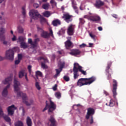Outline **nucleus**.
<instances>
[{
	"label": "nucleus",
	"instance_id": "nucleus-1",
	"mask_svg": "<svg viewBox=\"0 0 126 126\" xmlns=\"http://www.w3.org/2000/svg\"><path fill=\"white\" fill-rule=\"evenodd\" d=\"M20 83L17 80V78H14V90L15 92H17V97H22L23 102L27 106H30L33 104V100H30V102H28V97H27V95L26 94H24L21 92H19L20 90Z\"/></svg>",
	"mask_w": 126,
	"mask_h": 126
},
{
	"label": "nucleus",
	"instance_id": "nucleus-2",
	"mask_svg": "<svg viewBox=\"0 0 126 126\" xmlns=\"http://www.w3.org/2000/svg\"><path fill=\"white\" fill-rule=\"evenodd\" d=\"M95 80H96V77H92L89 78H81L78 80L77 85L79 87H81L84 85H90Z\"/></svg>",
	"mask_w": 126,
	"mask_h": 126
},
{
	"label": "nucleus",
	"instance_id": "nucleus-3",
	"mask_svg": "<svg viewBox=\"0 0 126 126\" xmlns=\"http://www.w3.org/2000/svg\"><path fill=\"white\" fill-rule=\"evenodd\" d=\"M73 71L74 72V79H77L79 76L78 74V71H80L84 75H86V71L83 70V67L79 65V64L78 63H74V67L73 69Z\"/></svg>",
	"mask_w": 126,
	"mask_h": 126
},
{
	"label": "nucleus",
	"instance_id": "nucleus-4",
	"mask_svg": "<svg viewBox=\"0 0 126 126\" xmlns=\"http://www.w3.org/2000/svg\"><path fill=\"white\" fill-rule=\"evenodd\" d=\"M29 15L30 16H31L32 18V19L34 20L38 19L39 17H40V22L42 24H43V23L47 22V20H46V19L41 16V15L39 14V12H38V11L37 10L33 9L31 10L29 12Z\"/></svg>",
	"mask_w": 126,
	"mask_h": 126
},
{
	"label": "nucleus",
	"instance_id": "nucleus-5",
	"mask_svg": "<svg viewBox=\"0 0 126 126\" xmlns=\"http://www.w3.org/2000/svg\"><path fill=\"white\" fill-rule=\"evenodd\" d=\"M12 80V78H11V77H9L2 81V83L3 84H8L7 86L3 90L2 95L3 97H6V96H7V94H8L7 89H8V88H9L10 87V84L9 82H10Z\"/></svg>",
	"mask_w": 126,
	"mask_h": 126
},
{
	"label": "nucleus",
	"instance_id": "nucleus-6",
	"mask_svg": "<svg viewBox=\"0 0 126 126\" xmlns=\"http://www.w3.org/2000/svg\"><path fill=\"white\" fill-rule=\"evenodd\" d=\"M37 31L38 32H41V35L42 37H43V38H49V36H51L52 37H54V34H53V31L52 29H50V33H48L47 32H44L43 30V29L39 28V27H37Z\"/></svg>",
	"mask_w": 126,
	"mask_h": 126
},
{
	"label": "nucleus",
	"instance_id": "nucleus-7",
	"mask_svg": "<svg viewBox=\"0 0 126 126\" xmlns=\"http://www.w3.org/2000/svg\"><path fill=\"white\" fill-rule=\"evenodd\" d=\"M50 105H48V103H47V101H46V107L42 110V112H45L46 110H47L48 108H49V110H48L49 113L55 111V110H56V108L57 107V106H56V104L54 103V102L52 101V100H50Z\"/></svg>",
	"mask_w": 126,
	"mask_h": 126
},
{
	"label": "nucleus",
	"instance_id": "nucleus-8",
	"mask_svg": "<svg viewBox=\"0 0 126 126\" xmlns=\"http://www.w3.org/2000/svg\"><path fill=\"white\" fill-rule=\"evenodd\" d=\"M94 113L95 111H94V109L93 108H89L88 109V112L87 113V115H86V119H87V120H88L91 117V125H92V124H93V115H94Z\"/></svg>",
	"mask_w": 126,
	"mask_h": 126
},
{
	"label": "nucleus",
	"instance_id": "nucleus-9",
	"mask_svg": "<svg viewBox=\"0 0 126 126\" xmlns=\"http://www.w3.org/2000/svg\"><path fill=\"white\" fill-rule=\"evenodd\" d=\"M63 66H64V62L60 61L58 63V67H59V69H56V74L54 75L55 78H57L59 76V75L61 73V71L63 70Z\"/></svg>",
	"mask_w": 126,
	"mask_h": 126
},
{
	"label": "nucleus",
	"instance_id": "nucleus-10",
	"mask_svg": "<svg viewBox=\"0 0 126 126\" xmlns=\"http://www.w3.org/2000/svg\"><path fill=\"white\" fill-rule=\"evenodd\" d=\"M84 18H87L88 19H89V20L94 22L100 21V17H99L98 15L94 14L93 15L92 14H91V15L90 16H84Z\"/></svg>",
	"mask_w": 126,
	"mask_h": 126
},
{
	"label": "nucleus",
	"instance_id": "nucleus-11",
	"mask_svg": "<svg viewBox=\"0 0 126 126\" xmlns=\"http://www.w3.org/2000/svg\"><path fill=\"white\" fill-rule=\"evenodd\" d=\"M5 57L8 60L13 61V59H14V52H13V50L9 49L7 50L5 53Z\"/></svg>",
	"mask_w": 126,
	"mask_h": 126
},
{
	"label": "nucleus",
	"instance_id": "nucleus-12",
	"mask_svg": "<svg viewBox=\"0 0 126 126\" xmlns=\"http://www.w3.org/2000/svg\"><path fill=\"white\" fill-rule=\"evenodd\" d=\"M40 41L39 38H35L34 40V41H32V39L29 38L28 39V43L30 44L31 48L32 49H34V48H36L37 47V43Z\"/></svg>",
	"mask_w": 126,
	"mask_h": 126
},
{
	"label": "nucleus",
	"instance_id": "nucleus-13",
	"mask_svg": "<svg viewBox=\"0 0 126 126\" xmlns=\"http://www.w3.org/2000/svg\"><path fill=\"white\" fill-rule=\"evenodd\" d=\"M17 109V107H15L14 105H12L7 108V112L8 116H13L14 114V111Z\"/></svg>",
	"mask_w": 126,
	"mask_h": 126
},
{
	"label": "nucleus",
	"instance_id": "nucleus-14",
	"mask_svg": "<svg viewBox=\"0 0 126 126\" xmlns=\"http://www.w3.org/2000/svg\"><path fill=\"white\" fill-rule=\"evenodd\" d=\"M113 88L112 90L113 94V97L116 99V96L117 95V86H118V83L117 82V80H113Z\"/></svg>",
	"mask_w": 126,
	"mask_h": 126
},
{
	"label": "nucleus",
	"instance_id": "nucleus-15",
	"mask_svg": "<svg viewBox=\"0 0 126 126\" xmlns=\"http://www.w3.org/2000/svg\"><path fill=\"white\" fill-rule=\"evenodd\" d=\"M71 15H70L68 13L64 14L63 18L67 22V23H69V22L72 21V18Z\"/></svg>",
	"mask_w": 126,
	"mask_h": 126
},
{
	"label": "nucleus",
	"instance_id": "nucleus-16",
	"mask_svg": "<svg viewBox=\"0 0 126 126\" xmlns=\"http://www.w3.org/2000/svg\"><path fill=\"white\" fill-rule=\"evenodd\" d=\"M75 26L73 25H70L68 27L67 33L68 35H73L74 33Z\"/></svg>",
	"mask_w": 126,
	"mask_h": 126
},
{
	"label": "nucleus",
	"instance_id": "nucleus-17",
	"mask_svg": "<svg viewBox=\"0 0 126 126\" xmlns=\"http://www.w3.org/2000/svg\"><path fill=\"white\" fill-rule=\"evenodd\" d=\"M80 51L78 49H73L71 50L70 52H69V55L71 56H74L76 57V56H78V55L80 54Z\"/></svg>",
	"mask_w": 126,
	"mask_h": 126
},
{
	"label": "nucleus",
	"instance_id": "nucleus-18",
	"mask_svg": "<svg viewBox=\"0 0 126 126\" xmlns=\"http://www.w3.org/2000/svg\"><path fill=\"white\" fill-rule=\"evenodd\" d=\"M94 5L96 8H100L101 6L104 5V2L101 1V0H96L95 3L94 4Z\"/></svg>",
	"mask_w": 126,
	"mask_h": 126
},
{
	"label": "nucleus",
	"instance_id": "nucleus-19",
	"mask_svg": "<svg viewBox=\"0 0 126 126\" xmlns=\"http://www.w3.org/2000/svg\"><path fill=\"white\" fill-rule=\"evenodd\" d=\"M26 7L25 6H23L22 7V13L24 17V19L22 21H20L21 23H23L25 21L24 18L26 17Z\"/></svg>",
	"mask_w": 126,
	"mask_h": 126
},
{
	"label": "nucleus",
	"instance_id": "nucleus-20",
	"mask_svg": "<svg viewBox=\"0 0 126 126\" xmlns=\"http://www.w3.org/2000/svg\"><path fill=\"white\" fill-rule=\"evenodd\" d=\"M71 45H72V43H71V42L69 40L65 42V46L66 49L70 48V47H71Z\"/></svg>",
	"mask_w": 126,
	"mask_h": 126
},
{
	"label": "nucleus",
	"instance_id": "nucleus-21",
	"mask_svg": "<svg viewBox=\"0 0 126 126\" xmlns=\"http://www.w3.org/2000/svg\"><path fill=\"white\" fill-rule=\"evenodd\" d=\"M53 25L54 26H58V25H61V21L59 19L55 20L52 22Z\"/></svg>",
	"mask_w": 126,
	"mask_h": 126
},
{
	"label": "nucleus",
	"instance_id": "nucleus-22",
	"mask_svg": "<svg viewBox=\"0 0 126 126\" xmlns=\"http://www.w3.org/2000/svg\"><path fill=\"white\" fill-rule=\"evenodd\" d=\"M26 72L24 70H21L19 72V78H22L24 75H25Z\"/></svg>",
	"mask_w": 126,
	"mask_h": 126
},
{
	"label": "nucleus",
	"instance_id": "nucleus-23",
	"mask_svg": "<svg viewBox=\"0 0 126 126\" xmlns=\"http://www.w3.org/2000/svg\"><path fill=\"white\" fill-rule=\"evenodd\" d=\"M17 31H18V33H20V34H22L23 33V32L24 31V29L21 26H18L17 27Z\"/></svg>",
	"mask_w": 126,
	"mask_h": 126
},
{
	"label": "nucleus",
	"instance_id": "nucleus-24",
	"mask_svg": "<svg viewBox=\"0 0 126 126\" xmlns=\"http://www.w3.org/2000/svg\"><path fill=\"white\" fill-rule=\"evenodd\" d=\"M18 41H17V42H24V41H25V40H26V38L25 37V36H20L18 37Z\"/></svg>",
	"mask_w": 126,
	"mask_h": 126
},
{
	"label": "nucleus",
	"instance_id": "nucleus-25",
	"mask_svg": "<svg viewBox=\"0 0 126 126\" xmlns=\"http://www.w3.org/2000/svg\"><path fill=\"white\" fill-rule=\"evenodd\" d=\"M15 126H24V124L22 121H18L15 123Z\"/></svg>",
	"mask_w": 126,
	"mask_h": 126
},
{
	"label": "nucleus",
	"instance_id": "nucleus-26",
	"mask_svg": "<svg viewBox=\"0 0 126 126\" xmlns=\"http://www.w3.org/2000/svg\"><path fill=\"white\" fill-rule=\"evenodd\" d=\"M43 14L45 17H50V16H51V15H52V13L49 11H46L43 12Z\"/></svg>",
	"mask_w": 126,
	"mask_h": 126
},
{
	"label": "nucleus",
	"instance_id": "nucleus-27",
	"mask_svg": "<svg viewBox=\"0 0 126 126\" xmlns=\"http://www.w3.org/2000/svg\"><path fill=\"white\" fill-rule=\"evenodd\" d=\"M27 124L28 126H32V121H31V119H30V117H27Z\"/></svg>",
	"mask_w": 126,
	"mask_h": 126
},
{
	"label": "nucleus",
	"instance_id": "nucleus-28",
	"mask_svg": "<svg viewBox=\"0 0 126 126\" xmlns=\"http://www.w3.org/2000/svg\"><path fill=\"white\" fill-rule=\"evenodd\" d=\"M11 43V41L10 40H3V45H5V46H10Z\"/></svg>",
	"mask_w": 126,
	"mask_h": 126
},
{
	"label": "nucleus",
	"instance_id": "nucleus-29",
	"mask_svg": "<svg viewBox=\"0 0 126 126\" xmlns=\"http://www.w3.org/2000/svg\"><path fill=\"white\" fill-rule=\"evenodd\" d=\"M3 118L5 122H7V123H10L11 121V119H10V118H9L7 115L3 116Z\"/></svg>",
	"mask_w": 126,
	"mask_h": 126
},
{
	"label": "nucleus",
	"instance_id": "nucleus-30",
	"mask_svg": "<svg viewBox=\"0 0 126 126\" xmlns=\"http://www.w3.org/2000/svg\"><path fill=\"white\" fill-rule=\"evenodd\" d=\"M49 6L50 4L49 3H46L42 5V8H43V9L48 10L49 9Z\"/></svg>",
	"mask_w": 126,
	"mask_h": 126
},
{
	"label": "nucleus",
	"instance_id": "nucleus-31",
	"mask_svg": "<svg viewBox=\"0 0 126 126\" xmlns=\"http://www.w3.org/2000/svg\"><path fill=\"white\" fill-rule=\"evenodd\" d=\"M28 47V45L25 42H21V48H23V49H26Z\"/></svg>",
	"mask_w": 126,
	"mask_h": 126
},
{
	"label": "nucleus",
	"instance_id": "nucleus-32",
	"mask_svg": "<svg viewBox=\"0 0 126 126\" xmlns=\"http://www.w3.org/2000/svg\"><path fill=\"white\" fill-rule=\"evenodd\" d=\"M0 24L1 25H4L5 24V20L2 18L1 16H0Z\"/></svg>",
	"mask_w": 126,
	"mask_h": 126
},
{
	"label": "nucleus",
	"instance_id": "nucleus-33",
	"mask_svg": "<svg viewBox=\"0 0 126 126\" xmlns=\"http://www.w3.org/2000/svg\"><path fill=\"white\" fill-rule=\"evenodd\" d=\"M5 29L3 27L0 28V35H3L5 33Z\"/></svg>",
	"mask_w": 126,
	"mask_h": 126
},
{
	"label": "nucleus",
	"instance_id": "nucleus-34",
	"mask_svg": "<svg viewBox=\"0 0 126 126\" xmlns=\"http://www.w3.org/2000/svg\"><path fill=\"white\" fill-rule=\"evenodd\" d=\"M108 106H109V107H114V106H115V101H114V100L111 99L110 100Z\"/></svg>",
	"mask_w": 126,
	"mask_h": 126
},
{
	"label": "nucleus",
	"instance_id": "nucleus-35",
	"mask_svg": "<svg viewBox=\"0 0 126 126\" xmlns=\"http://www.w3.org/2000/svg\"><path fill=\"white\" fill-rule=\"evenodd\" d=\"M72 6L74 9H77V7L76 6V3L73 0H72Z\"/></svg>",
	"mask_w": 126,
	"mask_h": 126
},
{
	"label": "nucleus",
	"instance_id": "nucleus-36",
	"mask_svg": "<svg viewBox=\"0 0 126 126\" xmlns=\"http://www.w3.org/2000/svg\"><path fill=\"white\" fill-rule=\"evenodd\" d=\"M35 75L36 76H42L43 74L40 71H37L35 72Z\"/></svg>",
	"mask_w": 126,
	"mask_h": 126
},
{
	"label": "nucleus",
	"instance_id": "nucleus-37",
	"mask_svg": "<svg viewBox=\"0 0 126 126\" xmlns=\"http://www.w3.org/2000/svg\"><path fill=\"white\" fill-rule=\"evenodd\" d=\"M35 87L37 88V90H40V89H41V87H40V84L39 82H35Z\"/></svg>",
	"mask_w": 126,
	"mask_h": 126
},
{
	"label": "nucleus",
	"instance_id": "nucleus-38",
	"mask_svg": "<svg viewBox=\"0 0 126 126\" xmlns=\"http://www.w3.org/2000/svg\"><path fill=\"white\" fill-rule=\"evenodd\" d=\"M0 40L1 41H5V36L3 35V34H0Z\"/></svg>",
	"mask_w": 126,
	"mask_h": 126
},
{
	"label": "nucleus",
	"instance_id": "nucleus-39",
	"mask_svg": "<svg viewBox=\"0 0 126 126\" xmlns=\"http://www.w3.org/2000/svg\"><path fill=\"white\" fill-rule=\"evenodd\" d=\"M2 117H4L3 111H2L1 107H0V118H2Z\"/></svg>",
	"mask_w": 126,
	"mask_h": 126
},
{
	"label": "nucleus",
	"instance_id": "nucleus-40",
	"mask_svg": "<svg viewBox=\"0 0 126 126\" xmlns=\"http://www.w3.org/2000/svg\"><path fill=\"white\" fill-rule=\"evenodd\" d=\"M111 64H112V63H108V66L106 69V72H107V73H109V71H108V70H109V69H110V66H111Z\"/></svg>",
	"mask_w": 126,
	"mask_h": 126
},
{
	"label": "nucleus",
	"instance_id": "nucleus-41",
	"mask_svg": "<svg viewBox=\"0 0 126 126\" xmlns=\"http://www.w3.org/2000/svg\"><path fill=\"white\" fill-rule=\"evenodd\" d=\"M55 96L56 98H58V99H60L61 98V93L59 92L55 93Z\"/></svg>",
	"mask_w": 126,
	"mask_h": 126
},
{
	"label": "nucleus",
	"instance_id": "nucleus-42",
	"mask_svg": "<svg viewBox=\"0 0 126 126\" xmlns=\"http://www.w3.org/2000/svg\"><path fill=\"white\" fill-rule=\"evenodd\" d=\"M63 79L64 80H65V81H69L70 79H69V77L67 76H64L63 77Z\"/></svg>",
	"mask_w": 126,
	"mask_h": 126
},
{
	"label": "nucleus",
	"instance_id": "nucleus-43",
	"mask_svg": "<svg viewBox=\"0 0 126 126\" xmlns=\"http://www.w3.org/2000/svg\"><path fill=\"white\" fill-rule=\"evenodd\" d=\"M19 110H22L23 113V116H24V114L25 113V110H24V107L23 106H20Z\"/></svg>",
	"mask_w": 126,
	"mask_h": 126
},
{
	"label": "nucleus",
	"instance_id": "nucleus-44",
	"mask_svg": "<svg viewBox=\"0 0 126 126\" xmlns=\"http://www.w3.org/2000/svg\"><path fill=\"white\" fill-rule=\"evenodd\" d=\"M11 40L13 41V42H15V41L17 40V37L15 36V35H13V37L11 38Z\"/></svg>",
	"mask_w": 126,
	"mask_h": 126
},
{
	"label": "nucleus",
	"instance_id": "nucleus-45",
	"mask_svg": "<svg viewBox=\"0 0 126 126\" xmlns=\"http://www.w3.org/2000/svg\"><path fill=\"white\" fill-rule=\"evenodd\" d=\"M41 67L44 69L47 68L48 66H47V65H46V64L44 63H41Z\"/></svg>",
	"mask_w": 126,
	"mask_h": 126
},
{
	"label": "nucleus",
	"instance_id": "nucleus-46",
	"mask_svg": "<svg viewBox=\"0 0 126 126\" xmlns=\"http://www.w3.org/2000/svg\"><path fill=\"white\" fill-rule=\"evenodd\" d=\"M58 53L59 55H61L62 56H64V51L63 50H61L58 51Z\"/></svg>",
	"mask_w": 126,
	"mask_h": 126
},
{
	"label": "nucleus",
	"instance_id": "nucleus-47",
	"mask_svg": "<svg viewBox=\"0 0 126 126\" xmlns=\"http://www.w3.org/2000/svg\"><path fill=\"white\" fill-rule=\"evenodd\" d=\"M79 20L81 24H84V23H85V21H84V19L83 18H80Z\"/></svg>",
	"mask_w": 126,
	"mask_h": 126
},
{
	"label": "nucleus",
	"instance_id": "nucleus-48",
	"mask_svg": "<svg viewBox=\"0 0 126 126\" xmlns=\"http://www.w3.org/2000/svg\"><path fill=\"white\" fill-rule=\"evenodd\" d=\"M31 68H32V65H29L28 66V69L29 70V72H30V74H31V72H32V70Z\"/></svg>",
	"mask_w": 126,
	"mask_h": 126
},
{
	"label": "nucleus",
	"instance_id": "nucleus-49",
	"mask_svg": "<svg viewBox=\"0 0 126 126\" xmlns=\"http://www.w3.org/2000/svg\"><path fill=\"white\" fill-rule=\"evenodd\" d=\"M50 3L51 4H55V5H57V2H56V1H55V0H51Z\"/></svg>",
	"mask_w": 126,
	"mask_h": 126
},
{
	"label": "nucleus",
	"instance_id": "nucleus-50",
	"mask_svg": "<svg viewBox=\"0 0 126 126\" xmlns=\"http://www.w3.org/2000/svg\"><path fill=\"white\" fill-rule=\"evenodd\" d=\"M22 59V54H18V60L21 61Z\"/></svg>",
	"mask_w": 126,
	"mask_h": 126
},
{
	"label": "nucleus",
	"instance_id": "nucleus-51",
	"mask_svg": "<svg viewBox=\"0 0 126 126\" xmlns=\"http://www.w3.org/2000/svg\"><path fill=\"white\" fill-rule=\"evenodd\" d=\"M80 48H85L86 47V44L85 43H82V44L79 45Z\"/></svg>",
	"mask_w": 126,
	"mask_h": 126
},
{
	"label": "nucleus",
	"instance_id": "nucleus-52",
	"mask_svg": "<svg viewBox=\"0 0 126 126\" xmlns=\"http://www.w3.org/2000/svg\"><path fill=\"white\" fill-rule=\"evenodd\" d=\"M33 7H34V8H38V7H39V4L36 3H34Z\"/></svg>",
	"mask_w": 126,
	"mask_h": 126
},
{
	"label": "nucleus",
	"instance_id": "nucleus-53",
	"mask_svg": "<svg viewBox=\"0 0 126 126\" xmlns=\"http://www.w3.org/2000/svg\"><path fill=\"white\" fill-rule=\"evenodd\" d=\"M20 61L21 60H19V59H17V60H15V64H18V63H20Z\"/></svg>",
	"mask_w": 126,
	"mask_h": 126
},
{
	"label": "nucleus",
	"instance_id": "nucleus-54",
	"mask_svg": "<svg viewBox=\"0 0 126 126\" xmlns=\"http://www.w3.org/2000/svg\"><path fill=\"white\" fill-rule=\"evenodd\" d=\"M90 36L92 38V39H95V35L93 34L92 33H90Z\"/></svg>",
	"mask_w": 126,
	"mask_h": 126
},
{
	"label": "nucleus",
	"instance_id": "nucleus-55",
	"mask_svg": "<svg viewBox=\"0 0 126 126\" xmlns=\"http://www.w3.org/2000/svg\"><path fill=\"white\" fill-rule=\"evenodd\" d=\"M57 87H58V85L57 84L55 85V86L53 87V89L54 91L57 90Z\"/></svg>",
	"mask_w": 126,
	"mask_h": 126
},
{
	"label": "nucleus",
	"instance_id": "nucleus-56",
	"mask_svg": "<svg viewBox=\"0 0 126 126\" xmlns=\"http://www.w3.org/2000/svg\"><path fill=\"white\" fill-rule=\"evenodd\" d=\"M25 79H26L27 81H29V80H28V78L27 77V73H26V74H25Z\"/></svg>",
	"mask_w": 126,
	"mask_h": 126
},
{
	"label": "nucleus",
	"instance_id": "nucleus-57",
	"mask_svg": "<svg viewBox=\"0 0 126 126\" xmlns=\"http://www.w3.org/2000/svg\"><path fill=\"white\" fill-rule=\"evenodd\" d=\"M98 29L99 31H102V30H103V28L101 27H98Z\"/></svg>",
	"mask_w": 126,
	"mask_h": 126
},
{
	"label": "nucleus",
	"instance_id": "nucleus-58",
	"mask_svg": "<svg viewBox=\"0 0 126 126\" xmlns=\"http://www.w3.org/2000/svg\"><path fill=\"white\" fill-rule=\"evenodd\" d=\"M104 94L106 95V96H108V95H109L108 92H106L105 91H104Z\"/></svg>",
	"mask_w": 126,
	"mask_h": 126
},
{
	"label": "nucleus",
	"instance_id": "nucleus-59",
	"mask_svg": "<svg viewBox=\"0 0 126 126\" xmlns=\"http://www.w3.org/2000/svg\"><path fill=\"white\" fill-rule=\"evenodd\" d=\"M113 17H114V18H118V15H117L113 14Z\"/></svg>",
	"mask_w": 126,
	"mask_h": 126
},
{
	"label": "nucleus",
	"instance_id": "nucleus-60",
	"mask_svg": "<svg viewBox=\"0 0 126 126\" xmlns=\"http://www.w3.org/2000/svg\"><path fill=\"white\" fill-rule=\"evenodd\" d=\"M3 60V58L0 56V62Z\"/></svg>",
	"mask_w": 126,
	"mask_h": 126
},
{
	"label": "nucleus",
	"instance_id": "nucleus-61",
	"mask_svg": "<svg viewBox=\"0 0 126 126\" xmlns=\"http://www.w3.org/2000/svg\"><path fill=\"white\" fill-rule=\"evenodd\" d=\"M108 79H110V78H111V75L110 74H108Z\"/></svg>",
	"mask_w": 126,
	"mask_h": 126
},
{
	"label": "nucleus",
	"instance_id": "nucleus-62",
	"mask_svg": "<svg viewBox=\"0 0 126 126\" xmlns=\"http://www.w3.org/2000/svg\"><path fill=\"white\" fill-rule=\"evenodd\" d=\"M62 31H63V30H61V31L60 32H58V35H59V36H61V32H62Z\"/></svg>",
	"mask_w": 126,
	"mask_h": 126
},
{
	"label": "nucleus",
	"instance_id": "nucleus-63",
	"mask_svg": "<svg viewBox=\"0 0 126 126\" xmlns=\"http://www.w3.org/2000/svg\"><path fill=\"white\" fill-rule=\"evenodd\" d=\"M89 46H90V47H92V46H93V43H90L89 44Z\"/></svg>",
	"mask_w": 126,
	"mask_h": 126
},
{
	"label": "nucleus",
	"instance_id": "nucleus-64",
	"mask_svg": "<svg viewBox=\"0 0 126 126\" xmlns=\"http://www.w3.org/2000/svg\"><path fill=\"white\" fill-rule=\"evenodd\" d=\"M75 11L76 13H77V14H78V10H77V9H75Z\"/></svg>",
	"mask_w": 126,
	"mask_h": 126
}]
</instances>
